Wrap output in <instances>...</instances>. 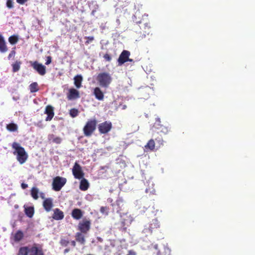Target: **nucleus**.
Returning a JSON list of instances; mask_svg holds the SVG:
<instances>
[{"label":"nucleus","mask_w":255,"mask_h":255,"mask_svg":"<svg viewBox=\"0 0 255 255\" xmlns=\"http://www.w3.org/2000/svg\"><path fill=\"white\" fill-rule=\"evenodd\" d=\"M21 188L23 189H26V188H27L28 187V185L27 184H25L24 183H21Z\"/></svg>","instance_id":"37998d69"},{"label":"nucleus","mask_w":255,"mask_h":255,"mask_svg":"<svg viewBox=\"0 0 255 255\" xmlns=\"http://www.w3.org/2000/svg\"><path fill=\"white\" fill-rule=\"evenodd\" d=\"M93 94L95 98L99 101H103L104 98V93L99 87H96L94 89Z\"/></svg>","instance_id":"2eb2a0df"},{"label":"nucleus","mask_w":255,"mask_h":255,"mask_svg":"<svg viewBox=\"0 0 255 255\" xmlns=\"http://www.w3.org/2000/svg\"><path fill=\"white\" fill-rule=\"evenodd\" d=\"M6 6L9 8H11L13 7V1L12 0H7Z\"/></svg>","instance_id":"c9c22d12"},{"label":"nucleus","mask_w":255,"mask_h":255,"mask_svg":"<svg viewBox=\"0 0 255 255\" xmlns=\"http://www.w3.org/2000/svg\"><path fill=\"white\" fill-rule=\"evenodd\" d=\"M60 245L63 247H66L69 244V242L68 240L65 239H61L60 241Z\"/></svg>","instance_id":"473e14b6"},{"label":"nucleus","mask_w":255,"mask_h":255,"mask_svg":"<svg viewBox=\"0 0 255 255\" xmlns=\"http://www.w3.org/2000/svg\"><path fill=\"white\" fill-rule=\"evenodd\" d=\"M28 252L30 253V255H44L41 247L35 244L30 249L27 247L20 248L17 255H27Z\"/></svg>","instance_id":"f03ea898"},{"label":"nucleus","mask_w":255,"mask_h":255,"mask_svg":"<svg viewBox=\"0 0 255 255\" xmlns=\"http://www.w3.org/2000/svg\"><path fill=\"white\" fill-rule=\"evenodd\" d=\"M7 50L8 48L4 37L0 34V52L5 53Z\"/></svg>","instance_id":"6ab92c4d"},{"label":"nucleus","mask_w":255,"mask_h":255,"mask_svg":"<svg viewBox=\"0 0 255 255\" xmlns=\"http://www.w3.org/2000/svg\"><path fill=\"white\" fill-rule=\"evenodd\" d=\"M18 41V36L16 35H13L9 37L8 41L11 44H15Z\"/></svg>","instance_id":"7c9ffc66"},{"label":"nucleus","mask_w":255,"mask_h":255,"mask_svg":"<svg viewBox=\"0 0 255 255\" xmlns=\"http://www.w3.org/2000/svg\"><path fill=\"white\" fill-rule=\"evenodd\" d=\"M39 192V190L36 187H32L31 189V195L32 197L35 199L37 200L38 198V194Z\"/></svg>","instance_id":"cd10ccee"},{"label":"nucleus","mask_w":255,"mask_h":255,"mask_svg":"<svg viewBox=\"0 0 255 255\" xmlns=\"http://www.w3.org/2000/svg\"><path fill=\"white\" fill-rule=\"evenodd\" d=\"M67 180L65 178L56 176L53 179L52 188L55 191H60L66 184Z\"/></svg>","instance_id":"423d86ee"},{"label":"nucleus","mask_w":255,"mask_h":255,"mask_svg":"<svg viewBox=\"0 0 255 255\" xmlns=\"http://www.w3.org/2000/svg\"><path fill=\"white\" fill-rule=\"evenodd\" d=\"M23 237V234L21 231H18L14 235V239L15 241L19 242Z\"/></svg>","instance_id":"c756f323"},{"label":"nucleus","mask_w":255,"mask_h":255,"mask_svg":"<svg viewBox=\"0 0 255 255\" xmlns=\"http://www.w3.org/2000/svg\"><path fill=\"white\" fill-rule=\"evenodd\" d=\"M74 85L77 88H80L82 86V81L83 80L82 76L80 75H77L74 78Z\"/></svg>","instance_id":"4be33fe9"},{"label":"nucleus","mask_w":255,"mask_h":255,"mask_svg":"<svg viewBox=\"0 0 255 255\" xmlns=\"http://www.w3.org/2000/svg\"><path fill=\"white\" fill-rule=\"evenodd\" d=\"M130 52L127 50H123L118 59L119 65H122L128 61H132V59L129 58Z\"/></svg>","instance_id":"9b49d317"},{"label":"nucleus","mask_w":255,"mask_h":255,"mask_svg":"<svg viewBox=\"0 0 255 255\" xmlns=\"http://www.w3.org/2000/svg\"><path fill=\"white\" fill-rule=\"evenodd\" d=\"M15 54V48H14L10 52L8 56V59H10L11 57H14Z\"/></svg>","instance_id":"e433bc0d"},{"label":"nucleus","mask_w":255,"mask_h":255,"mask_svg":"<svg viewBox=\"0 0 255 255\" xmlns=\"http://www.w3.org/2000/svg\"><path fill=\"white\" fill-rule=\"evenodd\" d=\"M137 16H138V17H139V12H136L135 13V15H134V17L135 18V19H134V20L135 21V22L137 24L143 23L141 26H140V29L143 30V32L144 33L148 34L149 32L148 31H147V30H148L150 27L149 25V23L148 22V19L147 18V17L148 16V15L146 14H144V15H142V16L143 17L145 16L146 18L145 19L142 18V20H137L136 19Z\"/></svg>","instance_id":"39448f33"},{"label":"nucleus","mask_w":255,"mask_h":255,"mask_svg":"<svg viewBox=\"0 0 255 255\" xmlns=\"http://www.w3.org/2000/svg\"><path fill=\"white\" fill-rule=\"evenodd\" d=\"M108 210V208L107 207H101L100 208L101 212H102L103 213L107 212V214H108V212H107Z\"/></svg>","instance_id":"ea45409f"},{"label":"nucleus","mask_w":255,"mask_h":255,"mask_svg":"<svg viewBox=\"0 0 255 255\" xmlns=\"http://www.w3.org/2000/svg\"><path fill=\"white\" fill-rule=\"evenodd\" d=\"M97 121L95 119L88 121L83 128V132L86 136H90L96 128Z\"/></svg>","instance_id":"20e7f679"},{"label":"nucleus","mask_w":255,"mask_h":255,"mask_svg":"<svg viewBox=\"0 0 255 255\" xmlns=\"http://www.w3.org/2000/svg\"><path fill=\"white\" fill-rule=\"evenodd\" d=\"M28 0H16L17 3L20 4H23Z\"/></svg>","instance_id":"a19ab883"},{"label":"nucleus","mask_w":255,"mask_h":255,"mask_svg":"<svg viewBox=\"0 0 255 255\" xmlns=\"http://www.w3.org/2000/svg\"><path fill=\"white\" fill-rule=\"evenodd\" d=\"M48 138L49 140H52V141L56 144H60L62 141V138L58 136H55L53 134H49Z\"/></svg>","instance_id":"b1692460"},{"label":"nucleus","mask_w":255,"mask_h":255,"mask_svg":"<svg viewBox=\"0 0 255 255\" xmlns=\"http://www.w3.org/2000/svg\"><path fill=\"white\" fill-rule=\"evenodd\" d=\"M71 245L75 247L76 246V242L75 241H72L71 242Z\"/></svg>","instance_id":"a18cd8bd"},{"label":"nucleus","mask_w":255,"mask_h":255,"mask_svg":"<svg viewBox=\"0 0 255 255\" xmlns=\"http://www.w3.org/2000/svg\"><path fill=\"white\" fill-rule=\"evenodd\" d=\"M29 90L31 93H35L39 90L37 82H33L29 85Z\"/></svg>","instance_id":"bb28decb"},{"label":"nucleus","mask_w":255,"mask_h":255,"mask_svg":"<svg viewBox=\"0 0 255 255\" xmlns=\"http://www.w3.org/2000/svg\"><path fill=\"white\" fill-rule=\"evenodd\" d=\"M21 62L20 61H16L15 63L12 64V72H16L19 70L20 68V65L21 64Z\"/></svg>","instance_id":"a878e982"},{"label":"nucleus","mask_w":255,"mask_h":255,"mask_svg":"<svg viewBox=\"0 0 255 255\" xmlns=\"http://www.w3.org/2000/svg\"><path fill=\"white\" fill-rule=\"evenodd\" d=\"M99 85L103 88H108L112 81L111 75L108 72L99 73L97 77Z\"/></svg>","instance_id":"7ed1b4c3"},{"label":"nucleus","mask_w":255,"mask_h":255,"mask_svg":"<svg viewBox=\"0 0 255 255\" xmlns=\"http://www.w3.org/2000/svg\"><path fill=\"white\" fill-rule=\"evenodd\" d=\"M80 97L79 92L74 88H71L69 90L67 94V99L69 100L78 99Z\"/></svg>","instance_id":"4468645a"},{"label":"nucleus","mask_w":255,"mask_h":255,"mask_svg":"<svg viewBox=\"0 0 255 255\" xmlns=\"http://www.w3.org/2000/svg\"><path fill=\"white\" fill-rule=\"evenodd\" d=\"M6 129L9 131H15L17 130V126L14 123H10L6 125Z\"/></svg>","instance_id":"c85d7f7f"},{"label":"nucleus","mask_w":255,"mask_h":255,"mask_svg":"<svg viewBox=\"0 0 255 255\" xmlns=\"http://www.w3.org/2000/svg\"><path fill=\"white\" fill-rule=\"evenodd\" d=\"M89 187V183L88 180L84 177L81 179L79 188L82 191H86Z\"/></svg>","instance_id":"aec40b11"},{"label":"nucleus","mask_w":255,"mask_h":255,"mask_svg":"<svg viewBox=\"0 0 255 255\" xmlns=\"http://www.w3.org/2000/svg\"><path fill=\"white\" fill-rule=\"evenodd\" d=\"M160 228L159 222L157 219H154L150 222L147 228L144 229L145 232H149L152 234L158 232Z\"/></svg>","instance_id":"6e6552de"},{"label":"nucleus","mask_w":255,"mask_h":255,"mask_svg":"<svg viewBox=\"0 0 255 255\" xmlns=\"http://www.w3.org/2000/svg\"><path fill=\"white\" fill-rule=\"evenodd\" d=\"M71 216L73 219L77 220H79L83 216V212L80 209H74L72 211Z\"/></svg>","instance_id":"a211bd4d"},{"label":"nucleus","mask_w":255,"mask_h":255,"mask_svg":"<svg viewBox=\"0 0 255 255\" xmlns=\"http://www.w3.org/2000/svg\"><path fill=\"white\" fill-rule=\"evenodd\" d=\"M69 251H70V249L67 248V249H66L64 250V254H66V253H68Z\"/></svg>","instance_id":"49530a36"},{"label":"nucleus","mask_w":255,"mask_h":255,"mask_svg":"<svg viewBox=\"0 0 255 255\" xmlns=\"http://www.w3.org/2000/svg\"><path fill=\"white\" fill-rule=\"evenodd\" d=\"M112 128V124L111 122L106 121L98 125L99 132L101 134H106L109 132Z\"/></svg>","instance_id":"1a4fd4ad"},{"label":"nucleus","mask_w":255,"mask_h":255,"mask_svg":"<svg viewBox=\"0 0 255 255\" xmlns=\"http://www.w3.org/2000/svg\"><path fill=\"white\" fill-rule=\"evenodd\" d=\"M76 240L80 243L82 245H84L85 243V239L84 236L81 233L78 232L76 233Z\"/></svg>","instance_id":"393cba45"},{"label":"nucleus","mask_w":255,"mask_h":255,"mask_svg":"<svg viewBox=\"0 0 255 255\" xmlns=\"http://www.w3.org/2000/svg\"><path fill=\"white\" fill-rule=\"evenodd\" d=\"M40 197L43 199H45V195L43 193H40Z\"/></svg>","instance_id":"c03bdc74"},{"label":"nucleus","mask_w":255,"mask_h":255,"mask_svg":"<svg viewBox=\"0 0 255 255\" xmlns=\"http://www.w3.org/2000/svg\"><path fill=\"white\" fill-rule=\"evenodd\" d=\"M64 215L63 212L58 208L54 210V213L52 218L56 220H60L64 218Z\"/></svg>","instance_id":"f3484780"},{"label":"nucleus","mask_w":255,"mask_h":255,"mask_svg":"<svg viewBox=\"0 0 255 255\" xmlns=\"http://www.w3.org/2000/svg\"><path fill=\"white\" fill-rule=\"evenodd\" d=\"M85 38L87 39V40L85 42V44L86 45L89 44L94 39V37L93 36H86Z\"/></svg>","instance_id":"72a5a7b5"},{"label":"nucleus","mask_w":255,"mask_h":255,"mask_svg":"<svg viewBox=\"0 0 255 255\" xmlns=\"http://www.w3.org/2000/svg\"><path fill=\"white\" fill-rule=\"evenodd\" d=\"M155 140L158 142H161V143L162 144L163 140L161 136L156 138Z\"/></svg>","instance_id":"79ce46f5"},{"label":"nucleus","mask_w":255,"mask_h":255,"mask_svg":"<svg viewBox=\"0 0 255 255\" xmlns=\"http://www.w3.org/2000/svg\"><path fill=\"white\" fill-rule=\"evenodd\" d=\"M52 58L51 56H48L46 57V61L45 62V64L48 65L51 63Z\"/></svg>","instance_id":"58836bf2"},{"label":"nucleus","mask_w":255,"mask_h":255,"mask_svg":"<svg viewBox=\"0 0 255 255\" xmlns=\"http://www.w3.org/2000/svg\"><path fill=\"white\" fill-rule=\"evenodd\" d=\"M160 132H163L164 134L167 133L168 132V129L167 127H161Z\"/></svg>","instance_id":"4c0bfd02"},{"label":"nucleus","mask_w":255,"mask_h":255,"mask_svg":"<svg viewBox=\"0 0 255 255\" xmlns=\"http://www.w3.org/2000/svg\"><path fill=\"white\" fill-rule=\"evenodd\" d=\"M155 141L153 139H150L146 144L144 146L145 150L147 151H153L155 149Z\"/></svg>","instance_id":"412c9836"},{"label":"nucleus","mask_w":255,"mask_h":255,"mask_svg":"<svg viewBox=\"0 0 255 255\" xmlns=\"http://www.w3.org/2000/svg\"><path fill=\"white\" fill-rule=\"evenodd\" d=\"M103 57L106 61L110 62L112 60V57L108 53H106Z\"/></svg>","instance_id":"f704fd0d"},{"label":"nucleus","mask_w":255,"mask_h":255,"mask_svg":"<svg viewBox=\"0 0 255 255\" xmlns=\"http://www.w3.org/2000/svg\"><path fill=\"white\" fill-rule=\"evenodd\" d=\"M72 171L75 179L80 180L84 176V173L82 170V167L77 162L75 163L72 168Z\"/></svg>","instance_id":"0eeeda50"},{"label":"nucleus","mask_w":255,"mask_h":255,"mask_svg":"<svg viewBox=\"0 0 255 255\" xmlns=\"http://www.w3.org/2000/svg\"><path fill=\"white\" fill-rule=\"evenodd\" d=\"M91 221L88 220H83L78 224V229L81 233L86 234L89 231L91 227Z\"/></svg>","instance_id":"f8f14e48"},{"label":"nucleus","mask_w":255,"mask_h":255,"mask_svg":"<svg viewBox=\"0 0 255 255\" xmlns=\"http://www.w3.org/2000/svg\"><path fill=\"white\" fill-rule=\"evenodd\" d=\"M51 198L45 199L43 202V206L47 212L51 211L53 207V202Z\"/></svg>","instance_id":"dca6fc26"},{"label":"nucleus","mask_w":255,"mask_h":255,"mask_svg":"<svg viewBox=\"0 0 255 255\" xmlns=\"http://www.w3.org/2000/svg\"><path fill=\"white\" fill-rule=\"evenodd\" d=\"M44 114L47 115L45 121H50L54 116V108L51 105H47L45 108Z\"/></svg>","instance_id":"ddd939ff"},{"label":"nucleus","mask_w":255,"mask_h":255,"mask_svg":"<svg viewBox=\"0 0 255 255\" xmlns=\"http://www.w3.org/2000/svg\"><path fill=\"white\" fill-rule=\"evenodd\" d=\"M79 111L77 109L73 108L70 110V115L72 118H75L78 115Z\"/></svg>","instance_id":"2f4dec72"},{"label":"nucleus","mask_w":255,"mask_h":255,"mask_svg":"<svg viewBox=\"0 0 255 255\" xmlns=\"http://www.w3.org/2000/svg\"><path fill=\"white\" fill-rule=\"evenodd\" d=\"M11 147L14 149L13 153L16 155V159L19 163L21 164L25 163L28 158V154L25 149L17 142H13Z\"/></svg>","instance_id":"f257e3e1"},{"label":"nucleus","mask_w":255,"mask_h":255,"mask_svg":"<svg viewBox=\"0 0 255 255\" xmlns=\"http://www.w3.org/2000/svg\"><path fill=\"white\" fill-rule=\"evenodd\" d=\"M24 207V212L26 215L29 218H31L34 214V207Z\"/></svg>","instance_id":"5701e85b"},{"label":"nucleus","mask_w":255,"mask_h":255,"mask_svg":"<svg viewBox=\"0 0 255 255\" xmlns=\"http://www.w3.org/2000/svg\"><path fill=\"white\" fill-rule=\"evenodd\" d=\"M31 66L36 71V72L41 76L44 75L46 73V67L41 63H38L37 61L30 62Z\"/></svg>","instance_id":"9d476101"}]
</instances>
